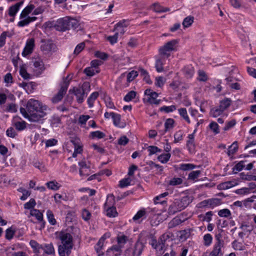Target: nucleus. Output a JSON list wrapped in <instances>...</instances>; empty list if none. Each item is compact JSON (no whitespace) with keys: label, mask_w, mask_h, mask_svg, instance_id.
I'll list each match as a JSON object with an SVG mask.
<instances>
[{"label":"nucleus","mask_w":256,"mask_h":256,"mask_svg":"<svg viewBox=\"0 0 256 256\" xmlns=\"http://www.w3.org/2000/svg\"><path fill=\"white\" fill-rule=\"evenodd\" d=\"M26 109L30 114V120L37 122L46 115L47 106L38 100L30 99L27 102Z\"/></svg>","instance_id":"f257e3e1"},{"label":"nucleus","mask_w":256,"mask_h":256,"mask_svg":"<svg viewBox=\"0 0 256 256\" xmlns=\"http://www.w3.org/2000/svg\"><path fill=\"white\" fill-rule=\"evenodd\" d=\"M58 238L61 242L58 246L60 256H69L74 246L72 236L68 232L62 231L59 234Z\"/></svg>","instance_id":"f03ea898"},{"label":"nucleus","mask_w":256,"mask_h":256,"mask_svg":"<svg viewBox=\"0 0 256 256\" xmlns=\"http://www.w3.org/2000/svg\"><path fill=\"white\" fill-rule=\"evenodd\" d=\"M80 24L75 18L70 16H65L56 20V30L59 32H66L72 28L76 30L78 28Z\"/></svg>","instance_id":"7ed1b4c3"},{"label":"nucleus","mask_w":256,"mask_h":256,"mask_svg":"<svg viewBox=\"0 0 256 256\" xmlns=\"http://www.w3.org/2000/svg\"><path fill=\"white\" fill-rule=\"evenodd\" d=\"M90 83L84 82L81 87H74L72 90H70L69 92L73 93L76 96L77 102L78 104H82L87 96L88 93L90 91Z\"/></svg>","instance_id":"20e7f679"},{"label":"nucleus","mask_w":256,"mask_h":256,"mask_svg":"<svg viewBox=\"0 0 256 256\" xmlns=\"http://www.w3.org/2000/svg\"><path fill=\"white\" fill-rule=\"evenodd\" d=\"M70 78H69V76L63 78V81L60 84V89L58 93L52 98V103L56 104L62 100L68 88L70 85Z\"/></svg>","instance_id":"39448f33"},{"label":"nucleus","mask_w":256,"mask_h":256,"mask_svg":"<svg viewBox=\"0 0 256 256\" xmlns=\"http://www.w3.org/2000/svg\"><path fill=\"white\" fill-rule=\"evenodd\" d=\"M178 42V40H172L167 42L164 46L160 48V54L169 57L170 56V52L177 50Z\"/></svg>","instance_id":"423d86ee"},{"label":"nucleus","mask_w":256,"mask_h":256,"mask_svg":"<svg viewBox=\"0 0 256 256\" xmlns=\"http://www.w3.org/2000/svg\"><path fill=\"white\" fill-rule=\"evenodd\" d=\"M40 50L45 54L56 51V46L51 40H42Z\"/></svg>","instance_id":"0eeeda50"},{"label":"nucleus","mask_w":256,"mask_h":256,"mask_svg":"<svg viewBox=\"0 0 256 256\" xmlns=\"http://www.w3.org/2000/svg\"><path fill=\"white\" fill-rule=\"evenodd\" d=\"M144 94L148 96L147 102L150 104L158 105L161 102L160 100L156 99L158 94L150 89L146 90L144 91Z\"/></svg>","instance_id":"6e6552de"},{"label":"nucleus","mask_w":256,"mask_h":256,"mask_svg":"<svg viewBox=\"0 0 256 256\" xmlns=\"http://www.w3.org/2000/svg\"><path fill=\"white\" fill-rule=\"evenodd\" d=\"M196 131V128L194 130L192 134H189L188 136V140L186 141V146L190 153H194L195 151L196 144L194 142V134Z\"/></svg>","instance_id":"1a4fd4ad"},{"label":"nucleus","mask_w":256,"mask_h":256,"mask_svg":"<svg viewBox=\"0 0 256 256\" xmlns=\"http://www.w3.org/2000/svg\"><path fill=\"white\" fill-rule=\"evenodd\" d=\"M168 58L160 54L156 56L155 68L158 72H160L164 70L163 66L165 64L166 60Z\"/></svg>","instance_id":"9d476101"},{"label":"nucleus","mask_w":256,"mask_h":256,"mask_svg":"<svg viewBox=\"0 0 256 256\" xmlns=\"http://www.w3.org/2000/svg\"><path fill=\"white\" fill-rule=\"evenodd\" d=\"M106 234H105L102 236L94 246L95 250L98 256H103L104 254V246L106 238Z\"/></svg>","instance_id":"9b49d317"},{"label":"nucleus","mask_w":256,"mask_h":256,"mask_svg":"<svg viewBox=\"0 0 256 256\" xmlns=\"http://www.w3.org/2000/svg\"><path fill=\"white\" fill-rule=\"evenodd\" d=\"M34 46V38H30L28 40L26 45L22 52V55L26 56L32 52Z\"/></svg>","instance_id":"f8f14e48"},{"label":"nucleus","mask_w":256,"mask_h":256,"mask_svg":"<svg viewBox=\"0 0 256 256\" xmlns=\"http://www.w3.org/2000/svg\"><path fill=\"white\" fill-rule=\"evenodd\" d=\"M150 244L153 248L158 251H162L165 246L164 242L160 238V237L158 238V240L152 238L150 242Z\"/></svg>","instance_id":"ddd939ff"},{"label":"nucleus","mask_w":256,"mask_h":256,"mask_svg":"<svg viewBox=\"0 0 256 256\" xmlns=\"http://www.w3.org/2000/svg\"><path fill=\"white\" fill-rule=\"evenodd\" d=\"M122 248L118 244H114L108 249L106 254L107 256H110L111 254L114 256H120L122 252Z\"/></svg>","instance_id":"4468645a"},{"label":"nucleus","mask_w":256,"mask_h":256,"mask_svg":"<svg viewBox=\"0 0 256 256\" xmlns=\"http://www.w3.org/2000/svg\"><path fill=\"white\" fill-rule=\"evenodd\" d=\"M182 210L178 200H175L174 202L170 206L168 212L170 214H174L176 212H180Z\"/></svg>","instance_id":"2eb2a0df"},{"label":"nucleus","mask_w":256,"mask_h":256,"mask_svg":"<svg viewBox=\"0 0 256 256\" xmlns=\"http://www.w3.org/2000/svg\"><path fill=\"white\" fill-rule=\"evenodd\" d=\"M224 244L214 243L212 251L210 254V256H222V248L224 246Z\"/></svg>","instance_id":"dca6fc26"},{"label":"nucleus","mask_w":256,"mask_h":256,"mask_svg":"<svg viewBox=\"0 0 256 256\" xmlns=\"http://www.w3.org/2000/svg\"><path fill=\"white\" fill-rule=\"evenodd\" d=\"M23 4L24 2L20 1L10 6L8 8V15L10 16L14 17Z\"/></svg>","instance_id":"f3484780"},{"label":"nucleus","mask_w":256,"mask_h":256,"mask_svg":"<svg viewBox=\"0 0 256 256\" xmlns=\"http://www.w3.org/2000/svg\"><path fill=\"white\" fill-rule=\"evenodd\" d=\"M34 66L37 68L38 72L41 74L44 70V66L42 60L39 58H34L32 60Z\"/></svg>","instance_id":"a211bd4d"},{"label":"nucleus","mask_w":256,"mask_h":256,"mask_svg":"<svg viewBox=\"0 0 256 256\" xmlns=\"http://www.w3.org/2000/svg\"><path fill=\"white\" fill-rule=\"evenodd\" d=\"M30 214L32 216L36 217V220L40 222H42L43 224V227H44V222L43 220V214L39 210L33 208L32 210H30Z\"/></svg>","instance_id":"6ab92c4d"},{"label":"nucleus","mask_w":256,"mask_h":256,"mask_svg":"<svg viewBox=\"0 0 256 256\" xmlns=\"http://www.w3.org/2000/svg\"><path fill=\"white\" fill-rule=\"evenodd\" d=\"M231 104L232 100L229 98H225L220 102V105L218 106L222 110H223V112H224L230 107Z\"/></svg>","instance_id":"aec40b11"},{"label":"nucleus","mask_w":256,"mask_h":256,"mask_svg":"<svg viewBox=\"0 0 256 256\" xmlns=\"http://www.w3.org/2000/svg\"><path fill=\"white\" fill-rule=\"evenodd\" d=\"M34 8V6L33 4H30L26 6L22 12L20 18L22 19L26 17L32 12Z\"/></svg>","instance_id":"412c9836"},{"label":"nucleus","mask_w":256,"mask_h":256,"mask_svg":"<svg viewBox=\"0 0 256 256\" xmlns=\"http://www.w3.org/2000/svg\"><path fill=\"white\" fill-rule=\"evenodd\" d=\"M25 18H26L25 19L20 20V22H18V26L24 27L28 25L31 22L35 21L37 19V18L35 17V16H32V17L28 16Z\"/></svg>","instance_id":"4be33fe9"},{"label":"nucleus","mask_w":256,"mask_h":256,"mask_svg":"<svg viewBox=\"0 0 256 256\" xmlns=\"http://www.w3.org/2000/svg\"><path fill=\"white\" fill-rule=\"evenodd\" d=\"M184 220H182L180 218V216H176L168 224V228H174L182 222H184Z\"/></svg>","instance_id":"5701e85b"},{"label":"nucleus","mask_w":256,"mask_h":256,"mask_svg":"<svg viewBox=\"0 0 256 256\" xmlns=\"http://www.w3.org/2000/svg\"><path fill=\"white\" fill-rule=\"evenodd\" d=\"M183 72L186 77L187 78H191L194 72V68L191 65L186 66L184 68Z\"/></svg>","instance_id":"b1692460"},{"label":"nucleus","mask_w":256,"mask_h":256,"mask_svg":"<svg viewBox=\"0 0 256 256\" xmlns=\"http://www.w3.org/2000/svg\"><path fill=\"white\" fill-rule=\"evenodd\" d=\"M238 144L236 141L234 142L228 148L227 154L229 156H232L238 150Z\"/></svg>","instance_id":"393cba45"},{"label":"nucleus","mask_w":256,"mask_h":256,"mask_svg":"<svg viewBox=\"0 0 256 256\" xmlns=\"http://www.w3.org/2000/svg\"><path fill=\"white\" fill-rule=\"evenodd\" d=\"M30 244L33 249V252L36 254H38L40 250L43 248V245L40 244L34 240H31L30 242Z\"/></svg>","instance_id":"a878e982"},{"label":"nucleus","mask_w":256,"mask_h":256,"mask_svg":"<svg viewBox=\"0 0 256 256\" xmlns=\"http://www.w3.org/2000/svg\"><path fill=\"white\" fill-rule=\"evenodd\" d=\"M115 204L114 196L112 194H109L107 196L106 202L104 204V208L108 207L114 206Z\"/></svg>","instance_id":"bb28decb"},{"label":"nucleus","mask_w":256,"mask_h":256,"mask_svg":"<svg viewBox=\"0 0 256 256\" xmlns=\"http://www.w3.org/2000/svg\"><path fill=\"white\" fill-rule=\"evenodd\" d=\"M104 209L106 212V215L109 218H114L118 215L115 206L108 207Z\"/></svg>","instance_id":"cd10ccee"},{"label":"nucleus","mask_w":256,"mask_h":256,"mask_svg":"<svg viewBox=\"0 0 256 256\" xmlns=\"http://www.w3.org/2000/svg\"><path fill=\"white\" fill-rule=\"evenodd\" d=\"M13 126L18 131L24 130L26 127V122L24 120L14 121Z\"/></svg>","instance_id":"c85d7f7f"},{"label":"nucleus","mask_w":256,"mask_h":256,"mask_svg":"<svg viewBox=\"0 0 256 256\" xmlns=\"http://www.w3.org/2000/svg\"><path fill=\"white\" fill-rule=\"evenodd\" d=\"M223 112V110H222L218 106H216L210 109V116L214 118H216L220 116Z\"/></svg>","instance_id":"c756f323"},{"label":"nucleus","mask_w":256,"mask_h":256,"mask_svg":"<svg viewBox=\"0 0 256 256\" xmlns=\"http://www.w3.org/2000/svg\"><path fill=\"white\" fill-rule=\"evenodd\" d=\"M99 94L97 92H92L88 98L87 102L89 108H92L94 106V102L98 96Z\"/></svg>","instance_id":"7c9ffc66"},{"label":"nucleus","mask_w":256,"mask_h":256,"mask_svg":"<svg viewBox=\"0 0 256 256\" xmlns=\"http://www.w3.org/2000/svg\"><path fill=\"white\" fill-rule=\"evenodd\" d=\"M78 165L80 166V174L81 176H88V173H86L84 172V169H86L87 170H88L90 168V166H87L86 162L85 161H81L78 162Z\"/></svg>","instance_id":"2f4dec72"},{"label":"nucleus","mask_w":256,"mask_h":256,"mask_svg":"<svg viewBox=\"0 0 256 256\" xmlns=\"http://www.w3.org/2000/svg\"><path fill=\"white\" fill-rule=\"evenodd\" d=\"M128 240V237L124 234L118 235L116 237L117 244L122 248H124V244Z\"/></svg>","instance_id":"473e14b6"},{"label":"nucleus","mask_w":256,"mask_h":256,"mask_svg":"<svg viewBox=\"0 0 256 256\" xmlns=\"http://www.w3.org/2000/svg\"><path fill=\"white\" fill-rule=\"evenodd\" d=\"M42 249L44 250V252L48 254H54V249L52 243L44 244Z\"/></svg>","instance_id":"72a5a7b5"},{"label":"nucleus","mask_w":256,"mask_h":256,"mask_svg":"<svg viewBox=\"0 0 256 256\" xmlns=\"http://www.w3.org/2000/svg\"><path fill=\"white\" fill-rule=\"evenodd\" d=\"M100 70H96L92 66L86 68L84 70V72L88 76H94L96 73L100 72Z\"/></svg>","instance_id":"f704fd0d"},{"label":"nucleus","mask_w":256,"mask_h":256,"mask_svg":"<svg viewBox=\"0 0 256 256\" xmlns=\"http://www.w3.org/2000/svg\"><path fill=\"white\" fill-rule=\"evenodd\" d=\"M46 186L48 188L53 190H58L60 186V184L55 180L50 181L46 182Z\"/></svg>","instance_id":"c9c22d12"},{"label":"nucleus","mask_w":256,"mask_h":256,"mask_svg":"<svg viewBox=\"0 0 256 256\" xmlns=\"http://www.w3.org/2000/svg\"><path fill=\"white\" fill-rule=\"evenodd\" d=\"M212 236L210 234H206L203 236V244L206 246H209L212 242Z\"/></svg>","instance_id":"e433bc0d"},{"label":"nucleus","mask_w":256,"mask_h":256,"mask_svg":"<svg viewBox=\"0 0 256 256\" xmlns=\"http://www.w3.org/2000/svg\"><path fill=\"white\" fill-rule=\"evenodd\" d=\"M180 115L188 123H190V120L186 108H180L178 110Z\"/></svg>","instance_id":"4c0bfd02"},{"label":"nucleus","mask_w":256,"mask_h":256,"mask_svg":"<svg viewBox=\"0 0 256 256\" xmlns=\"http://www.w3.org/2000/svg\"><path fill=\"white\" fill-rule=\"evenodd\" d=\"M154 10L156 12H164L170 10V8H164L158 3H154L152 5Z\"/></svg>","instance_id":"58836bf2"},{"label":"nucleus","mask_w":256,"mask_h":256,"mask_svg":"<svg viewBox=\"0 0 256 256\" xmlns=\"http://www.w3.org/2000/svg\"><path fill=\"white\" fill-rule=\"evenodd\" d=\"M180 205L181 208L184 210V209L190 203V200L188 196H184L181 199H176Z\"/></svg>","instance_id":"ea45409f"},{"label":"nucleus","mask_w":256,"mask_h":256,"mask_svg":"<svg viewBox=\"0 0 256 256\" xmlns=\"http://www.w3.org/2000/svg\"><path fill=\"white\" fill-rule=\"evenodd\" d=\"M194 18L192 16H189L184 20L182 24L184 28H188L194 22Z\"/></svg>","instance_id":"a19ab883"},{"label":"nucleus","mask_w":256,"mask_h":256,"mask_svg":"<svg viewBox=\"0 0 256 256\" xmlns=\"http://www.w3.org/2000/svg\"><path fill=\"white\" fill-rule=\"evenodd\" d=\"M142 250H143V246H142V244L140 242H137L135 244L133 253L135 255L140 256L142 252Z\"/></svg>","instance_id":"79ce46f5"},{"label":"nucleus","mask_w":256,"mask_h":256,"mask_svg":"<svg viewBox=\"0 0 256 256\" xmlns=\"http://www.w3.org/2000/svg\"><path fill=\"white\" fill-rule=\"evenodd\" d=\"M61 124V118L58 115H54L50 119V124L52 126L57 127Z\"/></svg>","instance_id":"37998d69"},{"label":"nucleus","mask_w":256,"mask_h":256,"mask_svg":"<svg viewBox=\"0 0 256 256\" xmlns=\"http://www.w3.org/2000/svg\"><path fill=\"white\" fill-rule=\"evenodd\" d=\"M168 194V192H164L162 194H160V195L156 196L154 198V202L155 204H164L166 202L165 200H162V201H158L160 199L162 198H164L165 196H167Z\"/></svg>","instance_id":"c03bdc74"},{"label":"nucleus","mask_w":256,"mask_h":256,"mask_svg":"<svg viewBox=\"0 0 256 256\" xmlns=\"http://www.w3.org/2000/svg\"><path fill=\"white\" fill-rule=\"evenodd\" d=\"M46 216L48 222L52 225H55L56 221L52 210H48L46 212Z\"/></svg>","instance_id":"a18cd8bd"},{"label":"nucleus","mask_w":256,"mask_h":256,"mask_svg":"<svg viewBox=\"0 0 256 256\" xmlns=\"http://www.w3.org/2000/svg\"><path fill=\"white\" fill-rule=\"evenodd\" d=\"M171 154L170 153L163 154L158 157V159L163 164L166 163L170 160Z\"/></svg>","instance_id":"49530a36"},{"label":"nucleus","mask_w":256,"mask_h":256,"mask_svg":"<svg viewBox=\"0 0 256 256\" xmlns=\"http://www.w3.org/2000/svg\"><path fill=\"white\" fill-rule=\"evenodd\" d=\"M208 202H209V207L210 208H214L221 204L220 200L218 198H210Z\"/></svg>","instance_id":"de8ad7c7"},{"label":"nucleus","mask_w":256,"mask_h":256,"mask_svg":"<svg viewBox=\"0 0 256 256\" xmlns=\"http://www.w3.org/2000/svg\"><path fill=\"white\" fill-rule=\"evenodd\" d=\"M113 122L114 126H116L122 127L120 126L121 116L120 114L116 113H112Z\"/></svg>","instance_id":"09e8293b"},{"label":"nucleus","mask_w":256,"mask_h":256,"mask_svg":"<svg viewBox=\"0 0 256 256\" xmlns=\"http://www.w3.org/2000/svg\"><path fill=\"white\" fill-rule=\"evenodd\" d=\"M209 128L213 132L214 134L220 133L219 126L218 124L215 122H211L209 124Z\"/></svg>","instance_id":"8fccbe9b"},{"label":"nucleus","mask_w":256,"mask_h":256,"mask_svg":"<svg viewBox=\"0 0 256 256\" xmlns=\"http://www.w3.org/2000/svg\"><path fill=\"white\" fill-rule=\"evenodd\" d=\"M174 120L172 118H168L166 120L164 123V130L166 132L174 126Z\"/></svg>","instance_id":"3c124183"},{"label":"nucleus","mask_w":256,"mask_h":256,"mask_svg":"<svg viewBox=\"0 0 256 256\" xmlns=\"http://www.w3.org/2000/svg\"><path fill=\"white\" fill-rule=\"evenodd\" d=\"M90 136L92 137V138H102L105 137L106 134L99 130L95 131V132H92L90 134Z\"/></svg>","instance_id":"603ef678"},{"label":"nucleus","mask_w":256,"mask_h":256,"mask_svg":"<svg viewBox=\"0 0 256 256\" xmlns=\"http://www.w3.org/2000/svg\"><path fill=\"white\" fill-rule=\"evenodd\" d=\"M200 173L201 172L199 170L192 171L188 174V179L194 180L199 177Z\"/></svg>","instance_id":"864d4df0"},{"label":"nucleus","mask_w":256,"mask_h":256,"mask_svg":"<svg viewBox=\"0 0 256 256\" xmlns=\"http://www.w3.org/2000/svg\"><path fill=\"white\" fill-rule=\"evenodd\" d=\"M180 238L182 240H186L190 236V230H184L180 232Z\"/></svg>","instance_id":"5fc2aeb1"},{"label":"nucleus","mask_w":256,"mask_h":256,"mask_svg":"<svg viewBox=\"0 0 256 256\" xmlns=\"http://www.w3.org/2000/svg\"><path fill=\"white\" fill-rule=\"evenodd\" d=\"M136 96V92L132 90L128 92L124 97V100L126 102H130L132 99L134 98Z\"/></svg>","instance_id":"6e6d98bb"},{"label":"nucleus","mask_w":256,"mask_h":256,"mask_svg":"<svg viewBox=\"0 0 256 256\" xmlns=\"http://www.w3.org/2000/svg\"><path fill=\"white\" fill-rule=\"evenodd\" d=\"M218 215L220 217L228 218L231 216V212L228 209L224 208L218 212Z\"/></svg>","instance_id":"4d7b16f0"},{"label":"nucleus","mask_w":256,"mask_h":256,"mask_svg":"<svg viewBox=\"0 0 256 256\" xmlns=\"http://www.w3.org/2000/svg\"><path fill=\"white\" fill-rule=\"evenodd\" d=\"M148 150L149 152V156H152L156 152H160L162 150L156 146H150L148 148Z\"/></svg>","instance_id":"13d9d810"},{"label":"nucleus","mask_w":256,"mask_h":256,"mask_svg":"<svg viewBox=\"0 0 256 256\" xmlns=\"http://www.w3.org/2000/svg\"><path fill=\"white\" fill-rule=\"evenodd\" d=\"M183 139V133L182 130H180L176 132L174 134V143H177L181 141Z\"/></svg>","instance_id":"bf43d9fd"},{"label":"nucleus","mask_w":256,"mask_h":256,"mask_svg":"<svg viewBox=\"0 0 256 256\" xmlns=\"http://www.w3.org/2000/svg\"><path fill=\"white\" fill-rule=\"evenodd\" d=\"M176 110V106L174 105L170 106H163L160 108L161 112H164L166 113L172 112Z\"/></svg>","instance_id":"052dcab7"},{"label":"nucleus","mask_w":256,"mask_h":256,"mask_svg":"<svg viewBox=\"0 0 256 256\" xmlns=\"http://www.w3.org/2000/svg\"><path fill=\"white\" fill-rule=\"evenodd\" d=\"M36 204V202L34 198H31L28 202L24 204V208L26 210L34 208Z\"/></svg>","instance_id":"680f3d73"},{"label":"nucleus","mask_w":256,"mask_h":256,"mask_svg":"<svg viewBox=\"0 0 256 256\" xmlns=\"http://www.w3.org/2000/svg\"><path fill=\"white\" fill-rule=\"evenodd\" d=\"M138 76V72L135 70H132L127 74V81L130 82Z\"/></svg>","instance_id":"e2e57ef3"},{"label":"nucleus","mask_w":256,"mask_h":256,"mask_svg":"<svg viewBox=\"0 0 256 256\" xmlns=\"http://www.w3.org/2000/svg\"><path fill=\"white\" fill-rule=\"evenodd\" d=\"M146 215V212L144 209L138 210L136 214L134 216L133 220H138L140 218L144 217Z\"/></svg>","instance_id":"0e129e2a"},{"label":"nucleus","mask_w":256,"mask_h":256,"mask_svg":"<svg viewBox=\"0 0 256 256\" xmlns=\"http://www.w3.org/2000/svg\"><path fill=\"white\" fill-rule=\"evenodd\" d=\"M82 216L85 221H88L90 218L91 214L88 210L84 208L82 210Z\"/></svg>","instance_id":"69168bd1"},{"label":"nucleus","mask_w":256,"mask_h":256,"mask_svg":"<svg viewBox=\"0 0 256 256\" xmlns=\"http://www.w3.org/2000/svg\"><path fill=\"white\" fill-rule=\"evenodd\" d=\"M236 120L234 119L229 122H226V126L223 128L224 130V131H227L229 130L230 128L234 127L236 125Z\"/></svg>","instance_id":"338daca9"},{"label":"nucleus","mask_w":256,"mask_h":256,"mask_svg":"<svg viewBox=\"0 0 256 256\" xmlns=\"http://www.w3.org/2000/svg\"><path fill=\"white\" fill-rule=\"evenodd\" d=\"M84 46L85 44L83 42L78 44L74 49V54L75 55H78L79 54L84 48Z\"/></svg>","instance_id":"774afa93"}]
</instances>
